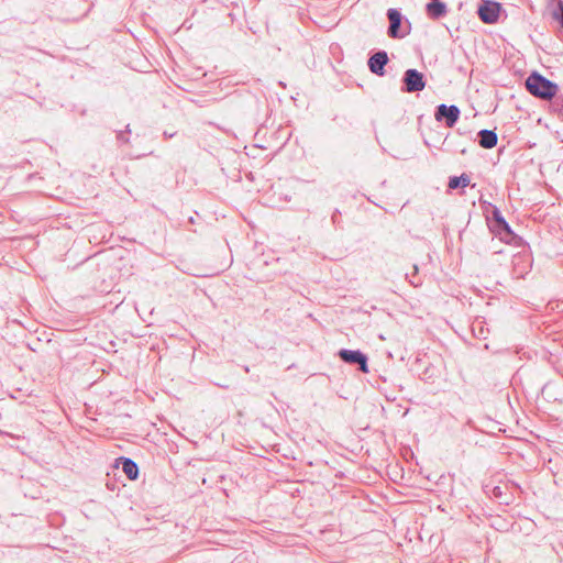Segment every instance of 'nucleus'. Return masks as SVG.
I'll use <instances>...</instances> for the list:
<instances>
[{
	"label": "nucleus",
	"instance_id": "obj_1",
	"mask_svg": "<svg viewBox=\"0 0 563 563\" xmlns=\"http://www.w3.org/2000/svg\"><path fill=\"white\" fill-rule=\"evenodd\" d=\"M526 88L532 96L543 100H551L559 91L555 82L538 73H532L526 79Z\"/></svg>",
	"mask_w": 563,
	"mask_h": 563
},
{
	"label": "nucleus",
	"instance_id": "obj_2",
	"mask_svg": "<svg viewBox=\"0 0 563 563\" xmlns=\"http://www.w3.org/2000/svg\"><path fill=\"white\" fill-rule=\"evenodd\" d=\"M402 82V91L409 93L421 91L426 87L424 76L417 69H407L404 74Z\"/></svg>",
	"mask_w": 563,
	"mask_h": 563
},
{
	"label": "nucleus",
	"instance_id": "obj_3",
	"mask_svg": "<svg viewBox=\"0 0 563 563\" xmlns=\"http://www.w3.org/2000/svg\"><path fill=\"white\" fill-rule=\"evenodd\" d=\"M460 109L452 104L446 106L444 103L437 107L434 119L438 122L444 121L448 128H453L460 118Z\"/></svg>",
	"mask_w": 563,
	"mask_h": 563
},
{
	"label": "nucleus",
	"instance_id": "obj_4",
	"mask_svg": "<svg viewBox=\"0 0 563 563\" xmlns=\"http://www.w3.org/2000/svg\"><path fill=\"white\" fill-rule=\"evenodd\" d=\"M338 355L344 363L358 365V369L362 373L367 374L369 372L367 356L361 351L342 349L339 351Z\"/></svg>",
	"mask_w": 563,
	"mask_h": 563
},
{
	"label": "nucleus",
	"instance_id": "obj_5",
	"mask_svg": "<svg viewBox=\"0 0 563 563\" xmlns=\"http://www.w3.org/2000/svg\"><path fill=\"white\" fill-rule=\"evenodd\" d=\"M500 4L494 1H484L478 8V16L484 23H496L499 18Z\"/></svg>",
	"mask_w": 563,
	"mask_h": 563
},
{
	"label": "nucleus",
	"instance_id": "obj_6",
	"mask_svg": "<svg viewBox=\"0 0 563 563\" xmlns=\"http://www.w3.org/2000/svg\"><path fill=\"white\" fill-rule=\"evenodd\" d=\"M387 18L389 20V27L387 31V34L389 37L402 38L409 33V31H406V32L400 31L402 16H401V13L397 9H388Z\"/></svg>",
	"mask_w": 563,
	"mask_h": 563
},
{
	"label": "nucleus",
	"instance_id": "obj_7",
	"mask_svg": "<svg viewBox=\"0 0 563 563\" xmlns=\"http://www.w3.org/2000/svg\"><path fill=\"white\" fill-rule=\"evenodd\" d=\"M493 224H492V231L499 235L501 240H508L511 239L514 233L507 223V221L503 218L500 211L497 208H494L493 210Z\"/></svg>",
	"mask_w": 563,
	"mask_h": 563
},
{
	"label": "nucleus",
	"instance_id": "obj_8",
	"mask_svg": "<svg viewBox=\"0 0 563 563\" xmlns=\"http://www.w3.org/2000/svg\"><path fill=\"white\" fill-rule=\"evenodd\" d=\"M388 63V55L385 51H378L368 58L369 70L378 76H383L385 70L384 67Z\"/></svg>",
	"mask_w": 563,
	"mask_h": 563
},
{
	"label": "nucleus",
	"instance_id": "obj_9",
	"mask_svg": "<svg viewBox=\"0 0 563 563\" xmlns=\"http://www.w3.org/2000/svg\"><path fill=\"white\" fill-rule=\"evenodd\" d=\"M426 10L428 15L433 20L444 16L448 12L446 4L438 0H433L432 2L428 3Z\"/></svg>",
	"mask_w": 563,
	"mask_h": 563
},
{
	"label": "nucleus",
	"instance_id": "obj_10",
	"mask_svg": "<svg viewBox=\"0 0 563 563\" xmlns=\"http://www.w3.org/2000/svg\"><path fill=\"white\" fill-rule=\"evenodd\" d=\"M498 141L497 134L490 130H481L478 132V144L483 148H493Z\"/></svg>",
	"mask_w": 563,
	"mask_h": 563
},
{
	"label": "nucleus",
	"instance_id": "obj_11",
	"mask_svg": "<svg viewBox=\"0 0 563 563\" xmlns=\"http://www.w3.org/2000/svg\"><path fill=\"white\" fill-rule=\"evenodd\" d=\"M122 470L129 479H136L139 476V467L134 461L128 457H120Z\"/></svg>",
	"mask_w": 563,
	"mask_h": 563
},
{
	"label": "nucleus",
	"instance_id": "obj_12",
	"mask_svg": "<svg viewBox=\"0 0 563 563\" xmlns=\"http://www.w3.org/2000/svg\"><path fill=\"white\" fill-rule=\"evenodd\" d=\"M470 177L466 174H462L461 176H453L449 179V188L450 189H456L459 187H467L470 185Z\"/></svg>",
	"mask_w": 563,
	"mask_h": 563
},
{
	"label": "nucleus",
	"instance_id": "obj_13",
	"mask_svg": "<svg viewBox=\"0 0 563 563\" xmlns=\"http://www.w3.org/2000/svg\"><path fill=\"white\" fill-rule=\"evenodd\" d=\"M412 269H413V273L410 275V274H406L410 285H412L413 287H418L422 284V280L421 278L418 277V267L417 265H413L412 266Z\"/></svg>",
	"mask_w": 563,
	"mask_h": 563
},
{
	"label": "nucleus",
	"instance_id": "obj_14",
	"mask_svg": "<svg viewBox=\"0 0 563 563\" xmlns=\"http://www.w3.org/2000/svg\"><path fill=\"white\" fill-rule=\"evenodd\" d=\"M492 494L496 499L499 500L500 504H505V505L509 504V499L504 496L505 494H504L503 487H500V486L494 487L492 490Z\"/></svg>",
	"mask_w": 563,
	"mask_h": 563
},
{
	"label": "nucleus",
	"instance_id": "obj_15",
	"mask_svg": "<svg viewBox=\"0 0 563 563\" xmlns=\"http://www.w3.org/2000/svg\"><path fill=\"white\" fill-rule=\"evenodd\" d=\"M561 14L559 15V21L561 26L563 27V4H560Z\"/></svg>",
	"mask_w": 563,
	"mask_h": 563
},
{
	"label": "nucleus",
	"instance_id": "obj_16",
	"mask_svg": "<svg viewBox=\"0 0 563 563\" xmlns=\"http://www.w3.org/2000/svg\"><path fill=\"white\" fill-rule=\"evenodd\" d=\"M244 371H245V373H249V372H250L249 366H245V367H244Z\"/></svg>",
	"mask_w": 563,
	"mask_h": 563
}]
</instances>
